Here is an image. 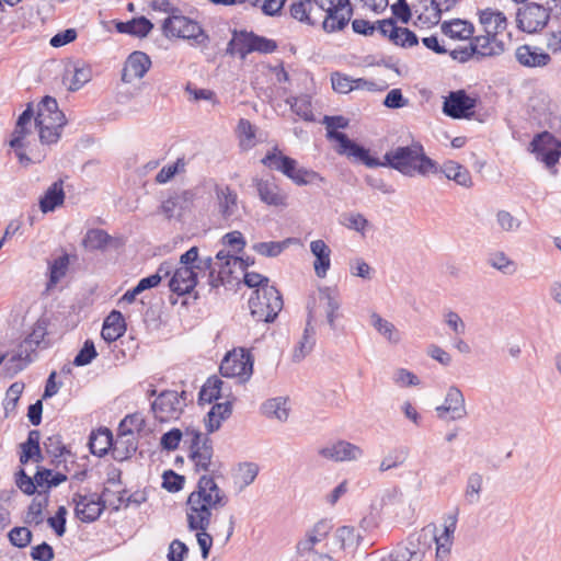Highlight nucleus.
I'll return each instance as SVG.
<instances>
[{"instance_id": "f257e3e1", "label": "nucleus", "mask_w": 561, "mask_h": 561, "mask_svg": "<svg viewBox=\"0 0 561 561\" xmlns=\"http://www.w3.org/2000/svg\"><path fill=\"white\" fill-rule=\"evenodd\" d=\"M380 167L391 168L410 178L416 174L426 176L438 172L437 162L425 154L424 147L419 141L388 150Z\"/></svg>"}, {"instance_id": "f03ea898", "label": "nucleus", "mask_w": 561, "mask_h": 561, "mask_svg": "<svg viewBox=\"0 0 561 561\" xmlns=\"http://www.w3.org/2000/svg\"><path fill=\"white\" fill-rule=\"evenodd\" d=\"M180 266H193V271L199 273L208 272V283L211 288H218L232 275L231 264L244 266L240 256L231 254L227 250H220L215 256L198 255V248L192 247L180 256Z\"/></svg>"}, {"instance_id": "7ed1b4c3", "label": "nucleus", "mask_w": 561, "mask_h": 561, "mask_svg": "<svg viewBox=\"0 0 561 561\" xmlns=\"http://www.w3.org/2000/svg\"><path fill=\"white\" fill-rule=\"evenodd\" d=\"M66 116L58 108L57 101L51 96H45L37 105L35 126L38 129L39 140L44 145L56 144L61 136V129L66 125Z\"/></svg>"}, {"instance_id": "20e7f679", "label": "nucleus", "mask_w": 561, "mask_h": 561, "mask_svg": "<svg viewBox=\"0 0 561 561\" xmlns=\"http://www.w3.org/2000/svg\"><path fill=\"white\" fill-rule=\"evenodd\" d=\"M261 162L266 168L283 173L298 186L324 181L318 172L298 167V162L295 159L283 154L277 147L268 151Z\"/></svg>"}, {"instance_id": "39448f33", "label": "nucleus", "mask_w": 561, "mask_h": 561, "mask_svg": "<svg viewBox=\"0 0 561 561\" xmlns=\"http://www.w3.org/2000/svg\"><path fill=\"white\" fill-rule=\"evenodd\" d=\"M435 539V525L430 524L420 531L411 534L405 541L397 547L380 561H423Z\"/></svg>"}, {"instance_id": "423d86ee", "label": "nucleus", "mask_w": 561, "mask_h": 561, "mask_svg": "<svg viewBox=\"0 0 561 561\" xmlns=\"http://www.w3.org/2000/svg\"><path fill=\"white\" fill-rule=\"evenodd\" d=\"M251 316L256 321L273 322L283 308V298L275 287L254 289L249 298Z\"/></svg>"}, {"instance_id": "0eeeda50", "label": "nucleus", "mask_w": 561, "mask_h": 561, "mask_svg": "<svg viewBox=\"0 0 561 561\" xmlns=\"http://www.w3.org/2000/svg\"><path fill=\"white\" fill-rule=\"evenodd\" d=\"M162 32L164 36L179 37L192 41L195 45H205L208 42V36L202 26L181 14V12L169 15L162 23Z\"/></svg>"}, {"instance_id": "6e6552de", "label": "nucleus", "mask_w": 561, "mask_h": 561, "mask_svg": "<svg viewBox=\"0 0 561 561\" xmlns=\"http://www.w3.org/2000/svg\"><path fill=\"white\" fill-rule=\"evenodd\" d=\"M184 445L188 449V458L197 471H209L214 456L213 440L208 435L194 428L184 432Z\"/></svg>"}, {"instance_id": "1a4fd4ad", "label": "nucleus", "mask_w": 561, "mask_h": 561, "mask_svg": "<svg viewBox=\"0 0 561 561\" xmlns=\"http://www.w3.org/2000/svg\"><path fill=\"white\" fill-rule=\"evenodd\" d=\"M187 393L174 390L162 391L151 403V411L160 422L178 420L186 405Z\"/></svg>"}, {"instance_id": "9d476101", "label": "nucleus", "mask_w": 561, "mask_h": 561, "mask_svg": "<svg viewBox=\"0 0 561 561\" xmlns=\"http://www.w3.org/2000/svg\"><path fill=\"white\" fill-rule=\"evenodd\" d=\"M253 362L249 351L233 350L224 357L219 370L224 377L238 378L240 382H245L253 374Z\"/></svg>"}, {"instance_id": "9b49d317", "label": "nucleus", "mask_w": 561, "mask_h": 561, "mask_svg": "<svg viewBox=\"0 0 561 561\" xmlns=\"http://www.w3.org/2000/svg\"><path fill=\"white\" fill-rule=\"evenodd\" d=\"M479 99L470 95L466 90L450 91L444 98L443 113L454 119H469L474 115Z\"/></svg>"}, {"instance_id": "f8f14e48", "label": "nucleus", "mask_w": 561, "mask_h": 561, "mask_svg": "<svg viewBox=\"0 0 561 561\" xmlns=\"http://www.w3.org/2000/svg\"><path fill=\"white\" fill-rule=\"evenodd\" d=\"M188 497H195L198 503L205 504L210 510H219L227 505L228 497L218 486L213 477L202 476Z\"/></svg>"}, {"instance_id": "ddd939ff", "label": "nucleus", "mask_w": 561, "mask_h": 561, "mask_svg": "<svg viewBox=\"0 0 561 561\" xmlns=\"http://www.w3.org/2000/svg\"><path fill=\"white\" fill-rule=\"evenodd\" d=\"M107 492L108 490L104 489L100 496L96 494L83 495L75 493L72 502L75 503L76 516L83 523L96 520L106 507L104 497Z\"/></svg>"}, {"instance_id": "4468645a", "label": "nucleus", "mask_w": 561, "mask_h": 561, "mask_svg": "<svg viewBox=\"0 0 561 561\" xmlns=\"http://www.w3.org/2000/svg\"><path fill=\"white\" fill-rule=\"evenodd\" d=\"M329 137L337 141L336 151L339 154L352 158L368 168H379L381 165V160L371 157L368 149L351 140L344 133L329 131Z\"/></svg>"}, {"instance_id": "2eb2a0df", "label": "nucleus", "mask_w": 561, "mask_h": 561, "mask_svg": "<svg viewBox=\"0 0 561 561\" xmlns=\"http://www.w3.org/2000/svg\"><path fill=\"white\" fill-rule=\"evenodd\" d=\"M530 148L536 159L543 162L547 168L554 167L561 157V142L548 131L536 135Z\"/></svg>"}, {"instance_id": "dca6fc26", "label": "nucleus", "mask_w": 561, "mask_h": 561, "mask_svg": "<svg viewBox=\"0 0 561 561\" xmlns=\"http://www.w3.org/2000/svg\"><path fill=\"white\" fill-rule=\"evenodd\" d=\"M437 417L443 421H458L467 416L463 393L456 386H450L442 405L435 408Z\"/></svg>"}, {"instance_id": "f3484780", "label": "nucleus", "mask_w": 561, "mask_h": 561, "mask_svg": "<svg viewBox=\"0 0 561 561\" xmlns=\"http://www.w3.org/2000/svg\"><path fill=\"white\" fill-rule=\"evenodd\" d=\"M252 183L262 203L273 207H287L288 194L276 183L273 176L267 179L253 178Z\"/></svg>"}, {"instance_id": "a211bd4d", "label": "nucleus", "mask_w": 561, "mask_h": 561, "mask_svg": "<svg viewBox=\"0 0 561 561\" xmlns=\"http://www.w3.org/2000/svg\"><path fill=\"white\" fill-rule=\"evenodd\" d=\"M549 18V12L542 5L528 3L518 9L516 21L523 32L535 33L547 25Z\"/></svg>"}, {"instance_id": "6ab92c4d", "label": "nucleus", "mask_w": 561, "mask_h": 561, "mask_svg": "<svg viewBox=\"0 0 561 561\" xmlns=\"http://www.w3.org/2000/svg\"><path fill=\"white\" fill-rule=\"evenodd\" d=\"M214 192L218 214L225 222L230 224L238 217L239 197L237 192L227 184H216Z\"/></svg>"}, {"instance_id": "aec40b11", "label": "nucleus", "mask_w": 561, "mask_h": 561, "mask_svg": "<svg viewBox=\"0 0 561 561\" xmlns=\"http://www.w3.org/2000/svg\"><path fill=\"white\" fill-rule=\"evenodd\" d=\"M319 455L336 462L354 461L363 457V449L350 442L337 440L319 449Z\"/></svg>"}, {"instance_id": "412c9836", "label": "nucleus", "mask_w": 561, "mask_h": 561, "mask_svg": "<svg viewBox=\"0 0 561 561\" xmlns=\"http://www.w3.org/2000/svg\"><path fill=\"white\" fill-rule=\"evenodd\" d=\"M353 9L350 0H339L337 5L325 12L322 27L325 32L343 30L350 22Z\"/></svg>"}, {"instance_id": "4be33fe9", "label": "nucleus", "mask_w": 561, "mask_h": 561, "mask_svg": "<svg viewBox=\"0 0 561 561\" xmlns=\"http://www.w3.org/2000/svg\"><path fill=\"white\" fill-rule=\"evenodd\" d=\"M150 67L151 60L147 54L138 50L134 51L125 61L122 80L126 83H130L135 79H141Z\"/></svg>"}, {"instance_id": "5701e85b", "label": "nucleus", "mask_w": 561, "mask_h": 561, "mask_svg": "<svg viewBox=\"0 0 561 561\" xmlns=\"http://www.w3.org/2000/svg\"><path fill=\"white\" fill-rule=\"evenodd\" d=\"M46 332L42 327L35 328L32 333L23 341L20 346V352L13 355L10 362H18L15 368L22 370L28 363L33 360L30 353H34L44 341Z\"/></svg>"}, {"instance_id": "b1692460", "label": "nucleus", "mask_w": 561, "mask_h": 561, "mask_svg": "<svg viewBox=\"0 0 561 561\" xmlns=\"http://www.w3.org/2000/svg\"><path fill=\"white\" fill-rule=\"evenodd\" d=\"M317 320L316 308H310V316L307 319L304 333L293 351V360L295 363L301 362L308 354L311 353L316 345V329L313 322Z\"/></svg>"}, {"instance_id": "393cba45", "label": "nucleus", "mask_w": 561, "mask_h": 561, "mask_svg": "<svg viewBox=\"0 0 561 561\" xmlns=\"http://www.w3.org/2000/svg\"><path fill=\"white\" fill-rule=\"evenodd\" d=\"M198 273L193 271V266L176 267L169 282L170 290L180 296L190 294L197 285Z\"/></svg>"}, {"instance_id": "a878e982", "label": "nucleus", "mask_w": 561, "mask_h": 561, "mask_svg": "<svg viewBox=\"0 0 561 561\" xmlns=\"http://www.w3.org/2000/svg\"><path fill=\"white\" fill-rule=\"evenodd\" d=\"M332 529L330 520L322 519L313 525V527L307 531L306 537L299 540L296 545V551L299 556L313 551L317 543L321 542L327 538Z\"/></svg>"}, {"instance_id": "bb28decb", "label": "nucleus", "mask_w": 561, "mask_h": 561, "mask_svg": "<svg viewBox=\"0 0 561 561\" xmlns=\"http://www.w3.org/2000/svg\"><path fill=\"white\" fill-rule=\"evenodd\" d=\"M211 511L205 504H201L195 497L187 499V524L191 530H206L210 525Z\"/></svg>"}, {"instance_id": "cd10ccee", "label": "nucleus", "mask_w": 561, "mask_h": 561, "mask_svg": "<svg viewBox=\"0 0 561 561\" xmlns=\"http://www.w3.org/2000/svg\"><path fill=\"white\" fill-rule=\"evenodd\" d=\"M331 307L332 310L341 308L339 293L331 287H321L317 298H312L307 305L308 317L310 316V308H316L318 318L322 313L328 314L331 311Z\"/></svg>"}, {"instance_id": "c85d7f7f", "label": "nucleus", "mask_w": 561, "mask_h": 561, "mask_svg": "<svg viewBox=\"0 0 561 561\" xmlns=\"http://www.w3.org/2000/svg\"><path fill=\"white\" fill-rule=\"evenodd\" d=\"M496 35L485 33L471 41V51H474L478 60L483 57L499 56L504 51V43L499 41Z\"/></svg>"}, {"instance_id": "c756f323", "label": "nucleus", "mask_w": 561, "mask_h": 561, "mask_svg": "<svg viewBox=\"0 0 561 561\" xmlns=\"http://www.w3.org/2000/svg\"><path fill=\"white\" fill-rule=\"evenodd\" d=\"M517 61L528 68L545 67L551 61L548 53L537 46L522 45L515 51Z\"/></svg>"}, {"instance_id": "7c9ffc66", "label": "nucleus", "mask_w": 561, "mask_h": 561, "mask_svg": "<svg viewBox=\"0 0 561 561\" xmlns=\"http://www.w3.org/2000/svg\"><path fill=\"white\" fill-rule=\"evenodd\" d=\"M458 0H431V3L423 5L417 14V21L422 24L436 25L440 21L443 12L451 10Z\"/></svg>"}, {"instance_id": "2f4dec72", "label": "nucleus", "mask_w": 561, "mask_h": 561, "mask_svg": "<svg viewBox=\"0 0 561 561\" xmlns=\"http://www.w3.org/2000/svg\"><path fill=\"white\" fill-rule=\"evenodd\" d=\"M310 251L314 255V273L319 278H324L331 267V249L321 239L313 240L310 243Z\"/></svg>"}, {"instance_id": "473e14b6", "label": "nucleus", "mask_w": 561, "mask_h": 561, "mask_svg": "<svg viewBox=\"0 0 561 561\" xmlns=\"http://www.w3.org/2000/svg\"><path fill=\"white\" fill-rule=\"evenodd\" d=\"M254 41H253V32H248L245 30L232 32V37L227 45V54L236 55L238 54L241 59H245V57L253 53Z\"/></svg>"}, {"instance_id": "72a5a7b5", "label": "nucleus", "mask_w": 561, "mask_h": 561, "mask_svg": "<svg viewBox=\"0 0 561 561\" xmlns=\"http://www.w3.org/2000/svg\"><path fill=\"white\" fill-rule=\"evenodd\" d=\"M125 331L126 323L124 317L119 311L113 310L103 322L101 336L104 341L111 343L123 336Z\"/></svg>"}, {"instance_id": "f704fd0d", "label": "nucleus", "mask_w": 561, "mask_h": 561, "mask_svg": "<svg viewBox=\"0 0 561 561\" xmlns=\"http://www.w3.org/2000/svg\"><path fill=\"white\" fill-rule=\"evenodd\" d=\"M33 116L34 111L32 108V104H28L16 121V125L12 134V139L10 140V146L13 149H23L25 147L24 138L27 134H30L27 125L31 124Z\"/></svg>"}, {"instance_id": "c9c22d12", "label": "nucleus", "mask_w": 561, "mask_h": 561, "mask_svg": "<svg viewBox=\"0 0 561 561\" xmlns=\"http://www.w3.org/2000/svg\"><path fill=\"white\" fill-rule=\"evenodd\" d=\"M64 201L65 192L62 181H57L47 188L44 196L39 199V208L44 214L54 211L58 206L64 204Z\"/></svg>"}, {"instance_id": "e433bc0d", "label": "nucleus", "mask_w": 561, "mask_h": 561, "mask_svg": "<svg viewBox=\"0 0 561 561\" xmlns=\"http://www.w3.org/2000/svg\"><path fill=\"white\" fill-rule=\"evenodd\" d=\"M438 171L443 172L448 180L455 181L463 187L472 186V178L468 169L456 161H446Z\"/></svg>"}, {"instance_id": "4c0bfd02", "label": "nucleus", "mask_w": 561, "mask_h": 561, "mask_svg": "<svg viewBox=\"0 0 561 561\" xmlns=\"http://www.w3.org/2000/svg\"><path fill=\"white\" fill-rule=\"evenodd\" d=\"M113 435L106 427L92 432L89 439L90 451L94 456L102 457L113 447Z\"/></svg>"}, {"instance_id": "58836bf2", "label": "nucleus", "mask_w": 561, "mask_h": 561, "mask_svg": "<svg viewBox=\"0 0 561 561\" xmlns=\"http://www.w3.org/2000/svg\"><path fill=\"white\" fill-rule=\"evenodd\" d=\"M232 411V402L227 400L221 403H216L207 413L206 428L208 433H214L219 430L221 422L230 416Z\"/></svg>"}, {"instance_id": "ea45409f", "label": "nucleus", "mask_w": 561, "mask_h": 561, "mask_svg": "<svg viewBox=\"0 0 561 561\" xmlns=\"http://www.w3.org/2000/svg\"><path fill=\"white\" fill-rule=\"evenodd\" d=\"M137 450V440L135 436L122 435L118 432L117 438L112 447V456L117 461H123L133 456Z\"/></svg>"}, {"instance_id": "a19ab883", "label": "nucleus", "mask_w": 561, "mask_h": 561, "mask_svg": "<svg viewBox=\"0 0 561 561\" xmlns=\"http://www.w3.org/2000/svg\"><path fill=\"white\" fill-rule=\"evenodd\" d=\"M442 31L445 35L454 39H468L473 34V25L465 20L456 19L442 24Z\"/></svg>"}, {"instance_id": "79ce46f5", "label": "nucleus", "mask_w": 561, "mask_h": 561, "mask_svg": "<svg viewBox=\"0 0 561 561\" xmlns=\"http://www.w3.org/2000/svg\"><path fill=\"white\" fill-rule=\"evenodd\" d=\"M480 23L488 34H497L506 28V18L502 12L485 9L480 13Z\"/></svg>"}, {"instance_id": "37998d69", "label": "nucleus", "mask_w": 561, "mask_h": 561, "mask_svg": "<svg viewBox=\"0 0 561 561\" xmlns=\"http://www.w3.org/2000/svg\"><path fill=\"white\" fill-rule=\"evenodd\" d=\"M225 382L217 376L209 377L202 387L198 400L201 403H211L214 400L225 397Z\"/></svg>"}, {"instance_id": "c03bdc74", "label": "nucleus", "mask_w": 561, "mask_h": 561, "mask_svg": "<svg viewBox=\"0 0 561 561\" xmlns=\"http://www.w3.org/2000/svg\"><path fill=\"white\" fill-rule=\"evenodd\" d=\"M483 490V476L479 472H472L468 476L463 491V500L468 505H474L480 502Z\"/></svg>"}, {"instance_id": "a18cd8bd", "label": "nucleus", "mask_w": 561, "mask_h": 561, "mask_svg": "<svg viewBox=\"0 0 561 561\" xmlns=\"http://www.w3.org/2000/svg\"><path fill=\"white\" fill-rule=\"evenodd\" d=\"M262 413L266 417L284 422L288 419L287 399L283 397L272 398L262 404Z\"/></svg>"}, {"instance_id": "49530a36", "label": "nucleus", "mask_w": 561, "mask_h": 561, "mask_svg": "<svg viewBox=\"0 0 561 561\" xmlns=\"http://www.w3.org/2000/svg\"><path fill=\"white\" fill-rule=\"evenodd\" d=\"M371 325L381 334L389 343L398 344L401 341V333L390 321L381 318L378 313L370 316Z\"/></svg>"}, {"instance_id": "de8ad7c7", "label": "nucleus", "mask_w": 561, "mask_h": 561, "mask_svg": "<svg viewBox=\"0 0 561 561\" xmlns=\"http://www.w3.org/2000/svg\"><path fill=\"white\" fill-rule=\"evenodd\" d=\"M67 72L72 73L69 84L70 91H78L92 78L91 67L83 61L75 62L71 69L67 68Z\"/></svg>"}, {"instance_id": "09e8293b", "label": "nucleus", "mask_w": 561, "mask_h": 561, "mask_svg": "<svg viewBox=\"0 0 561 561\" xmlns=\"http://www.w3.org/2000/svg\"><path fill=\"white\" fill-rule=\"evenodd\" d=\"M112 241V237L103 229H89L82 240L85 250L95 251L105 249Z\"/></svg>"}, {"instance_id": "8fccbe9b", "label": "nucleus", "mask_w": 561, "mask_h": 561, "mask_svg": "<svg viewBox=\"0 0 561 561\" xmlns=\"http://www.w3.org/2000/svg\"><path fill=\"white\" fill-rule=\"evenodd\" d=\"M286 103L290 106L291 111L304 121H314L310 95L290 96L286 100Z\"/></svg>"}, {"instance_id": "3c124183", "label": "nucleus", "mask_w": 561, "mask_h": 561, "mask_svg": "<svg viewBox=\"0 0 561 561\" xmlns=\"http://www.w3.org/2000/svg\"><path fill=\"white\" fill-rule=\"evenodd\" d=\"M334 540L339 545L340 549L354 550L359 546L360 536L356 533L354 527L342 526L336 529Z\"/></svg>"}, {"instance_id": "603ef678", "label": "nucleus", "mask_w": 561, "mask_h": 561, "mask_svg": "<svg viewBox=\"0 0 561 561\" xmlns=\"http://www.w3.org/2000/svg\"><path fill=\"white\" fill-rule=\"evenodd\" d=\"M291 243V239L283 241L256 242L252 245V250L259 255L265 257H276L284 252Z\"/></svg>"}, {"instance_id": "864d4df0", "label": "nucleus", "mask_w": 561, "mask_h": 561, "mask_svg": "<svg viewBox=\"0 0 561 561\" xmlns=\"http://www.w3.org/2000/svg\"><path fill=\"white\" fill-rule=\"evenodd\" d=\"M146 421L145 417L140 413H134L126 415L118 426V432L122 435H131L140 433L145 430Z\"/></svg>"}, {"instance_id": "5fc2aeb1", "label": "nucleus", "mask_w": 561, "mask_h": 561, "mask_svg": "<svg viewBox=\"0 0 561 561\" xmlns=\"http://www.w3.org/2000/svg\"><path fill=\"white\" fill-rule=\"evenodd\" d=\"M69 265L68 254H64L55 259L49 264V283L48 286H55L67 273Z\"/></svg>"}, {"instance_id": "6e6d98bb", "label": "nucleus", "mask_w": 561, "mask_h": 561, "mask_svg": "<svg viewBox=\"0 0 561 561\" xmlns=\"http://www.w3.org/2000/svg\"><path fill=\"white\" fill-rule=\"evenodd\" d=\"M238 133L240 137V146L243 150H248L255 145V128L244 118L238 123Z\"/></svg>"}, {"instance_id": "4d7b16f0", "label": "nucleus", "mask_w": 561, "mask_h": 561, "mask_svg": "<svg viewBox=\"0 0 561 561\" xmlns=\"http://www.w3.org/2000/svg\"><path fill=\"white\" fill-rule=\"evenodd\" d=\"M48 497L47 495L38 499H34L27 510V514L25 516L26 524H35L39 525L43 523V510L47 506Z\"/></svg>"}, {"instance_id": "13d9d810", "label": "nucleus", "mask_w": 561, "mask_h": 561, "mask_svg": "<svg viewBox=\"0 0 561 561\" xmlns=\"http://www.w3.org/2000/svg\"><path fill=\"white\" fill-rule=\"evenodd\" d=\"M341 224L350 230L364 234L368 220L359 213H345L341 216Z\"/></svg>"}, {"instance_id": "bf43d9fd", "label": "nucleus", "mask_w": 561, "mask_h": 561, "mask_svg": "<svg viewBox=\"0 0 561 561\" xmlns=\"http://www.w3.org/2000/svg\"><path fill=\"white\" fill-rule=\"evenodd\" d=\"M489 264L504 274H513L516 271V264L500 251L490 255Z\"/></svg>"}, {"instance_id": "052dcab7", "label": "nucleus", "mask_w": 561, "mask_h": 561, "mask_svg": "<svg viewBox=\"0 0 561 561\" xmlns=\"http://www.w3.org/2000/svg\"><path fill=\"white\" fill-rule=\"evenodd\" d=\"M96 356L98 352L95 350L93 341L87 340L83 343L82 348L76 355L73 359V365L77 367L89 365Z\"/></svg>"}, {"instance_id": "680f3d73", "label": "nucleus", "mask_w": 561, "mask_h": 561, "mask_svg": "<svg viewBox=\"0 0 561 561\" xmlns=\"http://www.w3.org/2000/svg\"><path fill=\"white\" fill-rule=\"evenodd\" d=\"M8 538L14 547L25 548L32 541V531L26 527H14L9 531Z\"/></svg>"}, {"instance_id": "e2e57ef3", "label": "nucleus", "mask_w": 561, "mask_h": 561, "mask_svg": "<svg viewBox=\"0 0 561 561\" xmlns=\"http://www.w3.org/2000/svg\"><path fill=\"white\" fill-rule=\"evenodd\" d=\"M259 473V466L254 462L240 463L237 471V478L242 483V486L250 485Z\"/></svg>"}, {"instance_id": "0e129e2a", "label": "nucleus", "mask_w": 561, "mask_h": 561, "mask_svg": "<svg viewBox=\"0 0 561 561\" xmlns=\"http://www.w3.org/2000/svg\"><path fill=\"white\" fill-rule=\"evenodd\" d=\"M184 158H179L174 163L163 167L156 175V182L164 184L169 182L176 173L185 168Z\"/></svg>"}, {"instance_id": "69168bd1", "label": "nucleus", "mask_w": 561, "mask_h": 561, "mask_svg": "<svg viewBox=\"0 0 561 561\" xmlns=\"http://www.w3.org/2000/svg\"><path fill=\"white\" fill-rule=\"evenodd\" d=\"M44 448L48 455L58 459L62 457L65 454H68L66 446L62 444L61 437L59 435L49 436L44 442Z\"/></svg>"}, {"instance_id": "338daca9", "label": "nucleus", "mask_w": 561, "mask_h": 561, "mask_svg": "<svg viewBox=\"0 0 561 561\" xmlns=\"http://www.w3.org/2000/svg\"><path fill=\"white\" fill-rule=\"evenodd\" d=\"M181 440L184 442V433H182L179 428H172L161 436L160 445L162 449L175 450L179 447Z\"/></svg>"}, {"instance_id": "774afa93", "label": "nucleus", "mask_w": 561, "mask_h": 561, "mask_svg": "<svg viewBox=\"0 0 561 561\" xmlns=\"http://www.w3.org/2000/svg\"><path fill=\"white\" fill-rule=\"evenodd\" d=\"M221 243L237 253L242 252L247 245L243 234L238 230L226 233L221 238Z\"/></svg>"}]
</instances>
